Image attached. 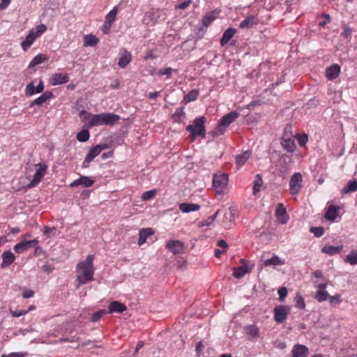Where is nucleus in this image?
<instances>
[{"label": "nucleus", "instance_id": "nucleus-16", "mask_svg": "<svg viewBox=\"0 0 357 357\" xmlns=\"http://www.w3.org/2000/svg\"><path fill=\"white\" fill-rule=\"evenodd\" d=\"M291 354L292 357H307L309 349L305 345L296 344L294 346Z\"/></svg>", "mask_w": 357, "mask_h": 357}, {"label": "nucleus", "instance_id": "nucleus-12", "mask_svg": "<svg viewBox=\"0 0 357 357\" xmlns=\"http://www.w3.org/2000/svg\"><path fill=\"white\" fill-rule=\"evenodd\" d=\"M183 243L178 240H170L166 243V248L174 255L183 252Z\"/></svg>", "mask_w": 357, "mask_h": 357}, {"label": "nucleus", "instance_id": "nucleus-34", "mask_svg": "<svg viewBox=\"0 0 357 357\" xmlns=\"http://www.w3.org/2000/svg\"><path fill=\"white\" fill-rule=\"evenodd\" d=\"M123 5V1H121L118 6L114 7V8L109 11L107 15L105 17V22H107L109 23L112 24L116 19L117 13H118V8L121 7Z\"/></svg>", "mask_w": 357, "mask_h": 357}, {"label": "nucleus", "instance_id": "nucleus-27", "mask_svg": "<svg viewBox=\"0 0 357 357\" xmlns=\"http://www.w3.org/2000/svg\"><path fill=\"white\" fill-rule=\"evenodd\" d=\"M154 234V231L152 228H144L139 230V238H138V244L139 245H142L144 244L146 238Z\"/></svg>", "mask_w": 357, "mask_h": 357}, {"label": "nucleus", "instance_id": "nucleus-10", "mask_svg": "<svg viewBox=\"0 0 357 357\" xmlns=\"http://www.w3.org/2000/svg\"><path fill=\"white\" fill-rule=\"evenodd\" d=\"M38 243V241L36 238L33 240H23L21 242L17 243L13 249L16 253L21 254L28 249L35 247Z\"/></svg>", "mask_w": 357, "mask_h": 357}, {"label": "nucleus", "instance_id": "nucleus-42", "mask_svg": "<svg viewBox=\"0 0 357 357\" xmlns=\"http://www.w3.org/2000/svg\"><path fill=\"white\" fill-rule=\"evenodd\" d=\"M77 139L80 142H86L89 139L90 133L88 130H82L77 134Z\"/></svg>", "mask_w": 357, "mask_h": 357}, {"label": "nucleus", "instance_id": "nucleus-13", "mask_svg": "<svg viewBox=\"0 0 357 357\" xmlns=\"http://www.w3.org/2000/svg\"><path fill=\"white\" fill-rule=\"evenodd\" d=\"M328 284L326 282L321 283L317 286V291L314 298L319 302L327 301L329 297V294L326 291Z\"/></svg>", "mask_w": 357, "mask_h": 357}, {"label": "nucleus", "instance_id": "nucleus-53", "mask_svg": "<svg viewBox=\"0 0 357 357\" xmlns=\"http://www.w3.org/2000/svg\"><path fill=\"white\" fill-rule=\"evenodd\" d=\"M176 71V69H173L172 68H165L162 69H160L158 71L159 75H166L167 78L170 77L172 72Z\"/></svg>", "mask_w": 357, "mask_h": 357}, {"label": "nucleus", "instance_id": "nucleus-6", "mask_svg": "<svg viewBox=\"0 0 357 357\" xmlns=\"http://www.w3.org/2000/svg\"><path fill=\"white\" fill-rule=\"evenodd\" d=\"M228 183V176L225 174H215L213 177V188L218 194L222 195Z\"/></svg>", "mask_w": 357, "mask_h": 357}, {"label": "nucleus", "instance_id": "nucleus-59", "mask_svg": "<svg viewBox=\"0 0 357 357\" xmlns=\"http://www.w3.org/2000/svg\"><path fill=\"white\" fill-rule=\"evenodd\" d=\"M351 29L348 26H344L343 28V31L342 32V36H343L344 38H349L351 34Z\"/></svg>", "mask_w": 357, "mask_h": 357}, {"label": "nucleus", "instance_id": "nucleus-44", "mask_svg": "<svg viewBox=\"0 0 357 357\" xmlns=\"http://www.w3.org/2000/svg\"><path fill=\"white\" fill-rule=\"evenodd\" d=\"M185 113L183 111V108H177L174 113L172 114V118L175 122L180 123L182 121V118L184 117Z\"/></svg>", "mask_w": 357, "mask_h": 357}, {"label": "nucleus", "instance_id": "nucleus-62", "mask_svg": "<svg viewBox=\"0 0 357 357\" xmlns=\"http://www.w3.org/2000/svg\"><path fill=\"white\" fill-rule=\"evenodd\" d=\"M27 355L26 352H13L8 355V357H26Z\"/></svg>", "mask_w": 357, "mask_h": 357}, {"label": "nucleus", "instance_id": "nucleus-47", "mask_svg": "<svg viewBox=\"0 0 357 357\" xmlns=\"http://www.w3.org/2000/svg\"><path fill=\"white\" fill-rule=\"evenodd\" d=\"M310 231L312 233L315 237H321L324 233V229L322 227H312L310 228Z\"/></svg>", "mask_w": 357, "mask_h": 357}, {"label": "nucleus", "instance_id": "nucleus-48", "mask_svg": "<svg viewBox=\"0 0 357 357\" xmlns=\"http://www.w3.org/2000/svg\"><path fill=\"white\" fill-rule=\"evenodd\" d=\"M157 190L153 189L149 191L144 192L142 195V199L143 200H151L156 195Z\"/></svg>", "mask_w": 357, "mask_h": 357}, {"label": "nucleus", "instance_id": "nucleus-4", "mask_svg": "<svg viewBox=\"0 0 357 357\" xmlns=\"http://www.w3.org/2000/svg\"><path fill=\"white\" fill-rule=\"evenodd\" d=\"M206 119L204 116H200L196 118L194 120L192 124L188 125L186 128L187 131L190 132L192 137H196L197 136L202 137L204 138L206 136V129H205V123Z\"/></svg>", "mask_w": 357, "mask_h": 357}, {"label": "nucleus", "instance_id": "nucleus-64", "mask_svg": "<svg viewBox=\"0 0 357 357\" xmlns=\"http://www.w3.org/2000/svg\"><path fill=\"white\" fill-rule=\"evenodd\" d=\"M190 3V0L185 1L178 4L176 6V8H179V9H182V10L185 9L189 6Z\"/></svg>", "mask_w": 357, "mask_h": 357}, {"label": "nucleus", "instance_id": "nucleus-51", "mask_svg": "<svg viewBox=\"0 0 357 357\" xmlns=\"http://www.w3.org/2000/svg\"><path fill=\"white\" fill-rule=\"evenodd\" d=\"M100 153L98 152V151L96 149L95 146H93L92 149H90L89 152L86 156V158H87L90 161H92Z\"/></svg>", "mask_w": 357, "mask_h": 357}, {"label": "nucleus", "instance_id": "nucleus-39", "mask_svg": "<svg viewBox=\"0 0 357 357\" xmlns=\"http://www.w3.org/2000/svg\"><path fill=\"white\" fill-rule=\"evenodd\" d=\"M357 190V181L352 180L349 181L347 185L344 186L342 190V192L344 194H347L351 192H355Z\"/></svg>", "mask_w": 357, "mask_h": 357}, {"label": "nucleus", "instance_id": "nucleus-19", "mask_svg": "<svg viewBox=\"0 0 357 357\" xmlns=\"http://www.w3.org/2000/svg\"><path fill=\"white\" fill-rule=\"evenodd\" d=\"M68 74L54 73L52 76L51 84L54 86L63 84L69 82Z\"/></svg>", "mask_w": 357, "mask_h": 357}, {"label": "nucleus", "instance_id": "nucleus-60", "mask_svg": "<svg viewBox=\"0 0 357 357\" xmlns=\"http://www.w3.org/2000/svg\"><path fill=\"white\" fill-rule=\"evenodd\" d=\"M34 295V291L31 289H26L22 293V296L24 298H29L33 297Z\"/></svg>", "mask_w": 357, "mask_h": 357}, {"label": "nucleus", "instance_id": "nucleus-37", "mask_svg": "<svg viewBox=\"0 0 357 357\" xmlns=\"http://www.w3.org/2000/svg\"><path fill=\"white\" fill-rule=\"evenodd\" d=\"M98 42L99 39L96 36L93 34H88L84 37V45L85 47H94L98 44Z\"/></svg>", "mask_w": 357, "mask_h": 357}, {"label": "nucleus", "instance_id": "nucleus-9", "mask_svg": "<svg viewBox=\"0 0 357 357\" xmlns=\"http://www.w3.org/2000/svg\"><path fill=\"white\" fill-rule=\"evenodd\" d=\"M274 319L277 323H283L289 314V307L287 305H278L273 309Z\"/></svg>", "mask_w": 357, "mask_h": 357}, {"label": "nucleus", "instance_id": "nucleus-2", "mask_svg": "<svg viewBox=\"0 0 357 357\" xmlns=\"http://www.w3.org/2000/svg\"><path fill=\"white\" fill-rule=\"evenodd\" d=\"M239 114L236 111H232L223 116L218 121L216 128L208 132L213 138L218 137L225 134L227 128L234 122L238 117Z\"/></svg>", "mask_w": 357, "mask_h": 357}, {"label": "nucleus", "instance_id": "nucleus-41", "mask_svg": "<svg viewBox=\"0 0 357 357\" xmlns=\"http://www.w3.org/2000/svg\"><path fill=\"white\" fill-rule=\"evenodd\" d=\"M199 94V91L198 89H192L184 96V100L187 102L195 101L197 100Z\"/></svg>", "mask_w": 357, "mask_h": 357}, {"label": "nucleus", "instance_id": "nucleus-49", "mask_svg": "<svg viewBox=\"0 0 357 357\" xmlns=\"http://www.w3.org/2000/svg\"><path fill=\"white\" fill-rule=\"evenodd\" d=\"M105 314H107V311L105 310H100L92 314L91 321L93 322H96L100 319Z\"/></svg>", "mask_w": 357, "mask_h": 357}, {"label": "nucleus", "instance_id": "nucleus-28", "mask_svg": "<svg viewBox=\"0 0 357 357\" xmlns=\"http://www.w3.org/2000/svg\"><path fill=\"white\" fill-rule=\"evenodd\" d=\"M236 30L234 28L229 27L222 34V36L220 39V45L221 46L225 45L234 36Z\"/></svg>", "mask_w": 357, "mask_h": 357}, {"label": "nucleus", "instance_id": "nucleus-63", "mask_svg": "<svg viewBox=\"0 0 357 357\" xmlns=\"http://www.w3.org/2000/svg\"><path fill=\"white\" fill-rule=\"evenodd\" d=\"M95 147L100 153L102 151L107 149L109 148V145L107 144H99L95 146Z\"/></svg>", "mask_w": 357, "mask_h": 357}, {"label": "nucleus", "instance_id": "nucleus-50", "mask_svg": "<svg viewBox=\"0 0 357 357\" xmlns=\"http://www.w3.org/2000/svg\"><path fill=\"white\" fill-rule=\"evenodd\" d=\"M220 212V210H218L214 215L208 217V218L206 220L202 222V225L206 226L211 225L216 219Z\"/></svg>", "mask_w": 357, "mask_h": 357}, {"label": "nucleus", "instance_id": "nucleus-11", "mask_svg": "<svg viewBox=\"0 0 357 357\" xmlns=\"http://www.w3.org/2000/svg\"><path fill=\"white\" fill-rule=\"evenodd\" d=\"M44 84L42 79L40 80L38 84L35 86L33 82L29 83L25 89V96L26 97H31L35 93H40L44 91Z\"/></svg>", "mask_w": 357, "mask_h": 357}, {"label": "nucleus", "instance_id": "nucleus-38", "mask_svg": "<svg viewBox=\"0 0 357 357\" xmlns=\"http://www.w3.org/2000/svg\"><path fill=\"white\" fill-rule=\"evenodd\" d=\"M344 262L354 266L357 264V250H353L344 259Z\"/></svg>", "mask_w": 357, "mask_h": 357}, {"label": "nucleus", "instance_id": "nucleus-24", "mask_svg": "<svg viewBox=\"0 0 357 357\" xmlns=\"http://www.w3.org/2000/svg\"><path fill=\"white\" fill-rule=\"evenodd\" d=\"M275 215L278 218H280V222L282 224H286L289 216L287 214L286 208L284 207V204L282 203H280L277 206V208L275 211Z\"/></svg>", "mask_w": 357, "mask_h": 357}, {"label": "nucleus", "instance_id": "nucleus-1", "mask_svg": "<svg viewBox=\"0 0 357 357\" xmlns=\"http://www.w3.org/2000/svg\"><path fill=\"white\" fill-rule=\"evenodd\" d=\"M93 256L90 255L87 256L84 261L77 264V269L79 275L77 277L76 281L78 287L93 280Z\"/></svg>", "mask_w": 357, "mask_h": 357}, {"label": "nucleus", "instance_id": "nucleus-3", "mask_svg": "<svg viewBox=\"0 0 357 357\" xmlns=\"http://www.w3.org/2000/svg\"><path fill=\"white\" fill-rule=\"evenodd\" d=\"M120 116L114 113H101L93 114L91 119L89 121V126L93 127L100 125H114L119 120Z\"/></svg>", "mask_w": 357, "mask_h": 357}, {"label": "nucleus", "instance_id": "nucleus-52", "mask_svg": "<svg viewBox=\"0 0 357 357\" xmlns=\"http://www.w3.org/2000/svg\"><path fill=\"white\" fill-rule=\"evenodd\" d=\"M145 17L149 18L150 21L154 24L157 22L159 15L158 12L149 11L146 13Z\"/></svg>", "mask_w": 357, "mask_h": 357}, {"label": "nucleus", "instance_id": "nucleus-5", "mask_svg": "<svg viewBox=\"0 0 357 357\" xmlns=\"http://www.w3.org/2000/svg\"><path fill=\"white\" fill-rule=\"evenodd\" d=\"M47 30V26L41 24L29 31V34L22 42L21 46L24 51H26L33 43L35 40Z\"/></svg>", "mask_w": 357, "mask_h": 357}, {"label": "nucleus", "instance_id": "nucleus-20", "mask_svg": "<svg viewBox=\"0 0 357 357\" xmlns=\"http://www.w3.org/2000/svg\"><path fill=\"white\" fill-rule=\"evenodd\" d=\"M2 259L1 266L2 268H5L14 262L15 257L12 252L6 250L2 254Z\"/></svg>", "mask_w": 357, "mask_h": 357}, {"label": "nucleus", "instance_id": "nucleus-30", "mask_svg": "<svg viewBox=\"0 0 357 357\" xmlns=\"http://www.w3.org/2000/svg\"><path fill=\"white\" fill-rule=\"evenodd\" d=\"M343 249V245L333 246L325 245L322 248L321 252L331 256L339 254Z\"/></svg>", "mask_w": 357, "mask_h": 357}, {"label": "nucleus", "instance_id": "nucleus-17", "mask_svg": "<svg viewBox=\"0 0 357 357\" xmlns=\"http://www.w3.org/2000/svg\"><path fill=\"white\" fill-rule=\"evenodd\" d=\"M53 97V93L50 91H45L40 96L36 98L31 103L29 107H32L34 105L41 106L47 100L51 99Z\"/></svg>", "mask_w": 357, "mask_h": 357}, {"label": "nucleus", "instance_id": "nucleus-32", "mask_svg": "<svg viewBox=\"0 0 357 357\" xmlns=\"http://www.w3.org/2000/svg\"><path fill=\"white\" fill-rule=\"evenodd\" d=\"M234 221V210L232 207H229V210L226 211L223 215L222 222L224 227H227L229 223Z\"/></svg>", "mask_w": 357, "mask_h": 357}, {"label": "nucleus", "instance_id": "nucleus-35", "mask_svg": "<svg viewBox=\"0 0 357 357\" xmlns=\"http://www.w3.org/2000/svg\"><path fill=\"white\" fill-rule=\"evenodd\" d=\"M48 57L43 54H38L30 62L29 68H31L47 61Z\"/></svg>", "mask_w": 357, "mask_h": 357}, {"label": "nucleus", "instance_id": "nucleus-46", "mask_svg": "<svg viewBox=\"0 0 357 357\" xmlns=\"http://www.w3.org/2000/svg\"><path fill=\"white\" fill-rule=\"evenodd\" d=\"M294 137V135L293 134L292 131V125L291 124H287L284 129V133L282 135V137L284 139H286L287 137H291L293 138Z\"/></svg>", "mask_w": 357, "mask_h": 357}, {"label": "nucleus", "instance_id": "nucleus-26", "mask_svg": "<svg viewBox=\"0 0 357 357\" xmlns=\"http://www.w3.org/2000/svg\"><path fill=\"white\" fill-rule=\"evenodd\" d=\"M126 310L127 307L124 304L119 301H112L110 303L109 305L108 312L110 314H112L114 312L122 313Z\"/></svg>", "mask_w": 357, "mask_h": 357}, {"label": "nucleus", "instance_id": "nucleus-14", "mask_svg": "<svg viewBox=\"0 0 357 357\" xmlns=\"http://www.w3.org/2000/svg\"><path fill=\"white\" fill-rule=\"evenodd\" d=\"M95 183V181L92 179L91 178L86 176H81L77 179H75L74 181H73L70 186L72 188L77 187L79 185H82V187H90L93 185Z\"/></svg>", "mask_w": 357, "mask_h": 357}, {"label": "nucleus", "instance_id": "nucleus-18", "mask_svg": "<svg viewBox=\"0 0 357 357\" xmlns=\"http://www.w3.org/2000/svg\"><path fill=\"white\" fill-rule=\"evenodd\" d=\"M285 261L284 259H281L278 255H273L271 258L264 260L262 264L261 265L260 269L264 266H277L280 265H284Z\"/></svg>", "mask_w": 357, "mask_h": 357}, {"label": "nucleus", "instance_id": "nucleus-15", "mask_svg": "<svg viewBox=\"0 0 357 357\" xmlns=\"http://www.w3.org/2000/svg\"><path fill=\"white\" fill-rule=\"evenodd\" d=\"M254 264L241 265L238 267L234 268L233 275L234 278L240 279L243 278L246 273H250L254 268Z\"/></svg>", "mask_w": 357, "mask_h": 357}, {"label": "nucleus", "instance_id": "nucleus-22", "mask_svg": "<svg viewBox=\"0 0 357 357\" xmlns=\"http://www.w3.org/2000/svg\"><path fill=\"white\" fill-rule=\"evenodd\" d=\"M340 209L339 206L331 205L324 215L325 218L328 221L333 222L337 218Z\"/></svg>", "mask_w": 357, "mask_h": 357}, {"label": "nucleus", "instance_id": "nucleus-25", "mask_svg": "<svg viewBox=\"0 0 357 357\" xmlns=\"http://www.w3.org/2000/svg\"><path fill=\"white\" fill-rule=\"evenodd\" d=\"M200 205L197 204L189 202H183L179 204V209L184 213L197 211L200 209Z\"/></svg>", "mask_w": 357, "mask_h": 357}, {"label": "nucleus", "instance_id": "nucleus-21", "mask_svg": "<svg viewBox=\"0 0 357 357\" xmlns=\"http://www.w3.org/2000/svg\"><path fill=\"white\" fill-rule=\"evenodd\" d=\"M340 73V67L337 64H333L326 68V76L328 79L333 80L338 77Z\"/></svg>", "mask_w": 357, "mask_h": 357}, {"label": "nucleus", "instance_id": "nucleus-29", "mask_svg": "<svg viewBox=\"0 0 357 357\" xmlns=\"http://www.w3.org/2000/svg\"><path fill=\"white\" fill-rule=\"evenodd\" d=\"M282 146L284 150H286L287 152H294L296 149V144L294 139L291 137H287L286 139H284L282 137Z\"/></svg>", "mask_w": 357, "mask_h": 357}, {"label": "nucleus", "instance_id": "nucleus-23", "mask_svg": "<svg viewBox=\"0 0 357 357\" xmlns=\"http://www.w3.org/2000/svg\"><path fill=\"white\" fill-rule=\"evenodd\" d=\"M258 23V20L255 15H249L239 24L241 29H251Z\"/></svg>", "mask_w": 357, "mask_h": 357}, {"label": "nucleus", "instance_id": "nucleus-33", "mask_svg": "<svg viewBox=\"0 0 357 357\" xmlns=\"http://www.w3.org/2000/svg\"><path fill=\"white\" fill-rule=\"evenodd\" d=\"M131 61V54L125 50L121 54L118 65L120 68H124Z\"/></svg>", "mask_w": 357, "mask_h": 357}, {"label": "nucleus", "instance_id": "nucleus-45", "mask_svg": "<svg viewBox=\"0 0 357 357\" xmlns=\"http://www.w3.org/2000/svg\"><path fill=\"white\" fill-rule=\"evenodd\" d=\"M295 301H296V305H295L296 307H297L300 310L305 309V304L304 302V299L300 294H298V293L296 294V296L295 297Z\"/></svg>", "mask_w": 357, "mask_h": 357}, {"label": "nucleus", "instance_id": "nucleus-7", "mask_svg": "<svg viewBox=\"0 0 357 357\" xmlns=\"http://www.w3.org/2000/svg\"><path fill=\"white\" fill-rule=\"evenodd\" d=\"M36 167H38V169L36 170V173L34 174L33 176V179L30 181V183L28 184L29 188H33L36 186L40 181H41L42 178L44 176V175L46 173L47 166L45 164L38 163L35 165Z\"/></svg>", "mask_w": 357, "mask_h": 357}, {"label": "nucleus", "instance_id": "nucleus-40", "mask_svg": "<svg viewBox=\"0 0 357 357\" xmlns=\"http://www.w3.org/2000/svg\"><path fill=\"white\" fill-rule=\"evenodd\" d=\"M215 11H211L207 13L202 19V25L204 27H208L215 19Z\"/></svg>", "mask_w": 357, "mask_h": 357}, {"label": "nucleus", "instance_id": "nucleus-43", "mask_svg": "<svg viewBox=\"0 0 357 357\" xmlns=\"http://www.w3.org/2000/svg\"><path fill=\"white\" fill-rule=\"evenodd\" d=\"M263 185V180L260 174H257L253 185V194L255 195L257 192L260 191V188Z\"/></svg>", "mask_w": 357, "mask_h": 357}, {"label": "nucleus", "instance_id": "nucleus-58", "mask_svg": "<svg viewBox=\"0 0 357 357\" xmlns=\"http://www.w3.org/2000/svg\"><path fill=\"white\" fill-rule=\"evenodd\" d=\"M92 115L93 114H91V113L88 112L84 109L82 110L79 114V117L82 119V121H84L89 119V118L91 119Z\"/></svg>", "mask_w": 357, "mask_h": 357}, {"label": "nucleus", "instance_id": "nucleus-36", "mask_svg": "<svg viewBox=\"0 0 357 357\" xmlns=\"http://www.w3.org/2000/svg\"><path fill=\"white\" fill-rule=\"evenodd\" d=\"M251 152L246 151L236 156V162L238 165H243L250 157Z\"/></svg>", "mask_w": 357, "mask_h": 357}, {"label": "nucleus", "instance_id": "nucleus-61", "mask_svg": "<svg viewBox=\"0 0 357 357\" xmlns=\"http://www.w3.org/2000/svg\"><path fill=\"white\" fill-rule=\"evenodd\" d=\"M29 310H26V311H24V310H15V311H13V310H10V312L12 314V315L14 317H19L23 314H25Z\"/></svg>", "mask_w": 357, "mask_h": 357}, {"label": "nucleus", "instance_id": "nucleus-8", "mask_svg": "<svg viewBox=\"0 0 357 357\" xmlns=\"http://www.w3.org/2000/svg\"><path fill=\"white\" fill-rule=\"evenodd\" d=\"M302 176L300 173H294L289 181V191L291 195L299 193L302 185Z\"/></svg>", "mask_w": 357, "mask_h": 357}, {"label": "nucleus", "instance_id": "nucleus-56", "mask_svg": "<svg viewBox=\"0 0 357 357\" xmlns=\"http://www.w3.org/2000/svg\"><path fill=\"white\" fill-rule=\"evenodd\" d=\"M278 295H279V300L280 301H283L284 298L287 296V289L286 287H280L279 289H278Z\"/></svg>", "mask_w": 357, "mask_h": 357}, {"label": "nucleus", "instance_id": "nucleus-54", "mask_svg": "<svg viewBox=\"0 0 357 357\" xmlns=\"http://www.w3.org/2000/svg\"><path fill=\"white\" fill-rule=\"evenodd\" d=\"M297 140L301 146H305L308 141V136L307 134L303 133L299 136H297Z\"/></svg>", "mask_w": 357, "mask_h": 357}, {"label": "nucleus", "instance_id": "nucleus-31", "mask_svg": "<svg viewBox=\"0 0 357 357\" xmlns=\"http://www.w3.org/2000/svg\"><path fill=\"white\" fill-rule=\"evenodd\" d=\"M245 333L251 336L252 338H258L259 337V328L255 325H248L244 328Z\"/></svg>", "mask_w": 357, "mask_h": 357}, {"label": "nucleus", "instance_id": "nucleus-55", "mask_svg": "<svg viewBox=\"0 0 357 357\" xmlns=\"http://www.w3.org/2000/svg\"><path fill=\"white\" fill-rule=\"evenodd\" d=\"M328 301H329V303L331 305H335V304L340 303L341 301H342L341 299H340V295H339V294H336L335 296H330L329 295Z\"/></svg>", "mask_w": 357, "mask_h": 357}, {"label": "nucleus", "instance_id": "nucleus-57", "mask_svg": "<svg viewBox=\"0 0 357 357\" xmlns=\"http://www.w3.org/2000/svg\"><path fill=\"white\" fill-rule=\"evenodd\" d=\"M321 17H324V21L319 22V25L320 26H324L325 25H326L327 24L331 22V17L329 15H328L326 13H323V14H321Z\"/></svg>", "mask_w": 357, "mask_h": 357}]
</instances>
